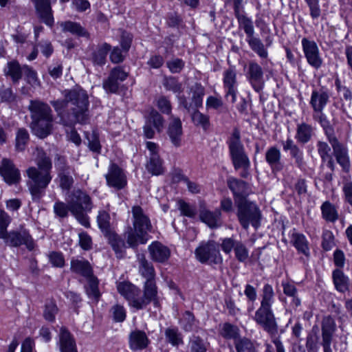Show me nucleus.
Listing matches in <instances>:
<instances>
[{
  "label": "nucleus",
  "instance_id": "1",
  "mask_svg": "<svg viewBox=\"0 0 352 352\" xmlns=\"http://www.w3.org/2000/svg\"><path fill=\"white\" fill-rule=\"evenodd\" d=\"M63 99L51 102V104L65 125L86 124L89 119V96L80 87L65 89Z\"/></svg>",
  "mask_w": 352,
  "mask_h": 352
},
{
  "label": "nucleus",
  "instance_id": "2",
  "mask_svg": "<svg viewBox=\"0 0 352 352\" xmlns=\"http://www.w3.org/2000/svg\"><path fill=\"white\" fill-rule=\"evenodd\" d=\"M117 289L128 302L129 306L135 310L145 309L150 303L155 307L160 306L157 287L151 283L143 285V291L130 282L123 281L117 284Z\"/></svg>",
  "mask_w": 352,
  "mask_h": 352
},
{
  "label": "nucleus",
  "instance_id": "3",
  "mask_svg": "<svg viewBox=\"0 0 352 352\" xmlns=\"http://www.w3.org/2000/svg\"><path fill=\"white\" fill-rule=\"evenodd\" d=\"M133 228L129 227L125 232L126 242L131 248H135L140 243L145 244L148 241V232L152 229L148 217L140 206H133L131 210Z\"/></svg>",
  "mask_w": 352,
  "mask_h": 352
},
{
  "label": "nucleus",
  "instance_id": "4",
  "mask_svg": "<svg viewBox=\"0 0 352 352\" xmlns=\"http://www.w3.org/2000/svg\"><path fill=\"white\" fill-rule=\"evenodd\" d=\"M69 211L76 220L85 228L90 227L87 213L92 209L91 197L80 190H74L69 197Z\"/></svg>",
  "mask_w": 352,
  "mask_h": 352
},
{
  "label": "nucleus",
  "instance_id": "5",
  "mask_svg": "<svg viewBox=\"0 0 352 352\" xmlns=\"http://www.w3.org/2000/svg\"><path fill=\"white\" fill-rule=\"evenodd\" d=\"M28 177L26 182L28 190L34 201H38L44 195L45 190L52 181L51 173L30 166L25 170Z\"/></svg>",
  "mask_w": 352,
  "mask_h": 352
},
{
  "label": "nucleus",
  "instance_id": "6",
  "mask_svg": "<svg viewBox=\"0 0 352 352\" xmlns=\"http://www.w3.org/2000/svg\"><path fill=\"white\" fill-rule=\"evenodd\" d=\"M237 217L241 226L245 230L252 225L255 229L261 226L262 214L258 206L247 199L236 200Z\"/></svg>",
  "mask_w": 352,
  "mask_h": 352
},
{
  "label": "nucleus",
  "instance_id": "7",
  "mask_svg": "<svg viewBox=\"0 0 352 352\" xmlns=\"http://www.w3.org/2000/svg\"><path fill=\"white\" fill-rule=\"evenodd\" d=\"M230 155L236 170L250 168V161L241 141V133L238 129H234L228 140Z\"/></svg>",
  "mask_w": 352,
  "mask_h": 352
},
{
  "label": "nucleus",
  "instance_id": "8",
  "mask_svg": "<svg viewBox=\"0 0 352 352\" xmlns=\"http://www.w3.org/2000/svg\"><path fill=\"white\" fill-rule=\"evenodd\" d=\"M236 18L239 28L244 30L247 36L246 41L251 50L260 58H267L268 57L267 50L262 41L254 36V28L252 19L243 14H237Z\"/></svg>",
  "mask_w": 352,
  "mask_h": 352
},
{
  "label": "nucleus",
  "instance_id": "9",
  "mask_svg": "<svg viewBox=\"0 0 352 352\" xmlns=\"http://www.w3.org/2000/svg\"><path fill=\"white\" fill-rule=\"evenodd\" d=\"M253 320L272 337H274L277 334L278 324L272 309V306L260 305L259 307L255 311Z\"/></svg>",
  "mask_w": 352,
  "mask_h": 352
},
{
  "label": "nucleus",
  "instance_id": "10",
  "mask_svg": "<svg viewBox=\"0 0 352 352\" xmlns=\"http://www.w3.org/2000/svg\"><path fill=\"white\" fill-rule=\"evenodd\" d=\"M336 330L337 325L332 316H326L322 318L320 344L322 346L323 352H338L337 342L334 340V334Z\"/></svg>",
  "mask_w": 352,
  "mask_h": 352
},
{
  "label": "nucleus",
  "instance_id": "11",
  "mask_svg": "<svg viewBox=\"0 0 352 352\" xmlns=\"http://www.w3.org/2000/svg\"><path fill=\"white\" fill-rule=\"evenodd\" d=\"M195 254L196 258L201 263H210L217 264L222 261L219 245L214 241L201 243L195 249Z\"/></svg>",
  "mask_w": 352,
  "mask_h": 352
},
{
  "label": "nucleus",
  "instance_id": "12",
  "mask_svg": "<svg viewBox=\"0 0 352 352\" xmlns=\"http://www.w3.org/2000/svg\"><path fill=\"white\" fill-rule=\"evenodd\" d=\"M245 76L252 88L260 92L264 86V72L261 66L254 60L248 63L246 67Z\"/></svg>",
  "mask_w": 352,
  "mask_h": 352
},
{
  "label": "nucleus",
  "instance_id": "13",
  "mask_svg": "<svg viewBox=\"0 0 352 352\" xmlns=\"http://www.w3.org/2000/svg\"><path fill=\"white\" fill-rule=\"evenodd\" d=\"M301 43L308 64L314 69H319L322 64V58L316 43L314 41L303 38Z\"/></svg>",
  "mask_w": 352,
  "mask_h": 352
},
{
  "label": "nucleus",
  "instance_id": "14",
  "mask_svg": "<svg viewBox=\"0 0 352 352\" xmlns=\"http://www.w3.org/2000/svg\"><path fill=\"white\" fill-rule=\"evenodd\" d=\"M0 175L8 185H16L21 180V172L14 162L8 158H3L0 164Z\"/></svg>",
  "mask_w": 352,
  "mask_h": 352
},
{
  "label": "nucleus",
  "instance_id": "15",
  "mask_svg": "<svg viewBox=\"0 0 352 352\" xmlns=\"http://www.w3.org/2000/svg\"><path fill=\"white\" fill-rule=\"evenodd\" d=\"M107 184L116 190L124 188L127 184L126 176L124 170L115 163H111L105 175Z\"/></svg>",
  "mask_w": 352,
  "mask_h": 352
},
{
  "label": "nucleus",
  "instance_id": "16",
  "mask_svg": "<svg viewBox=\"0 0 352 352\" xmlns=\"http://www.w3.org/2000/svg\"><path fill=\"white\" fill-rule=\"evenodd\" d=\"M237 72L235 66H230L223 73V88L226 91V97H231L232 103H234L237 94Z\"/></svg>",
  "mask_w": 352,
  "mask_h": 352
},
{
  "label": "nucleus",
  "instance_id": "17",
  "mask_svg": "<svg viewBox=\"0 0 352 352\" xmlns=\"http://www.w3.org/2000/svg\"><path fill=\"white\" fill-rule=\"evenodd\" d=\"M4 241L6 244L11 247H19L25 245L29 250H32L34 248V241L26 230L8 232L4 238Z\"/></svg>",
  "mask_w": 352,
  "mask_h": 352
},
{
  "label": "nucleus",
  "instance_id": "18",
  "mask_svg": "<svg viewBox=\"0 0 352 352\" xmlns=\"http://www.w3.org/2000/svg\"><path fill=\"white\" fill-rule=\"evenodd\" d=\"M333 151L337 162L342 167L343 170L348 171L350 167L349 157L346 147L339 142L334 134L327 137Z\"/></svg>",
  "mask_w": 352,
  "mask_h": 352
},
{
  "label": "nucleus",
  "instance_id": "19",
  "mask_svg": "<svg viewBox=\"0 0 352 352\" xmlns=\"http://www.w3.org/2000/svg\"><path fill=\"white\" fill-rule=\"evenodd\" d=\"M331 92L327 87H320L313 89L309 104L312 110L324 109L330 101Z\"/></svg>",
  "mask_w": 352,
  "mask_h": 352
},
{
  "label": "nucleus",
  "instance_id": "20",
  "mask_svg": "<svg viewBox=\"0 0 352 352\" xmlns=\"http://www.w3.org/2000/svg\"><path fill=\"white\" fill-rule=\"evenodd\" d=\"M53 121V116L32 120L31 129L32 133L39 138H46L52 131Z\"/></svg>",
  "mask_w": 352,
  "mask_h": 352
},
{
  "label": "nucleus",
  "instance_id": "21",
  "mask_svg": "<svg viewBox=\"0 0 352 352\" xmlns=\"http://www.w3.org/2000/svg\"><path fill=\"white\" fill-rule=\"evenodd\" d=\"M28 109L32 120L53 116L50 107L40 100H32L30 102Z\"/></svg>",
  "mask_w": 352,
  "mask_h": 352
},
{
  "label": "nucleus",
  "instance_id": "22",
  "mask_svg": "<svg viewBox=\"0 0 352 352\" xmlns=\"http://www.w3.org/2000/svg\"><path fill=\"white\" fill-rule=\"evenodd\" d=\"M227 184L233 193L235 204L236 200L246 199L248 196L249 187L245 182L230 177L227 180Z\"/></svg>",
  "mask_w": 352,
  "mask_h": 352
},
{
  "label": "nucleus",
  "instance_id": "23",
  "mask_svg": "<svg viewBox=\"0 0 352 352\" xmlns=\"http://www.w3.org/2000/svg\"><path fill=\"white\" fill-rule=\"evenodd\" d=\"M191 102L188 103L184 98L182 102L184 107L190 112L192 109H197L203 104V98L205 95V88L200 83H195L191 88Z\"/></svg>",
  "mask_w": 352,
  "mask_h": 352
},
{
  "label": "nucleus",
  "instance_id": "24",
  "mask_svg": "<svg viewBox=\"0 0 352 352\" xmlns=\"http://www.w3.org/2000/svg\"><path fill=\"white\" fill-rule=\"evenodd\" d=\"M167 134L174 146L177 148L181 146L183 131L182 122L179 118L171 116Z\"/></svg>",
  "mask_w": 352,
  "mask_h": 352
},
{
  "label": "nucleus",
  "instance_id": "25",
  "mask_svg": "<svg viewBox=\"0 0 352 352\" xmlns=\"http://www.w3.org/2000/svg\"><path fill=\"white\" fill-rule=\"evenodd\" d=\"M281 156V152L276 146H270L267 149L265 159L272 173H276L283 170L284 166Z\"/></svg>",
  "mask_w": 352,
  "mask_h": 352
},
{
  "label": "nucleus",
  "instance_id": "26",
  "mask_svg": "<svg viewBox=\"0 0 352 352\" xmlns=\"http://www.w3.org/2000/svg\"><path fill=\"white\" fill-rule=\"evenodd\" d=\"M150 343L146 333L141 330H135L129 336V345L133 351H142L146 349Z\"/></svg>",
  "mask_w": 352,
  "mask_h": 352
},
{
  "label": "nucleus",
  "instance_id": "27",
  "mask_svg": "<svg viewBox=\"0 0 352 352\" xmlns=\"http://www.w3.org/2000/svg\"><path fill=\"white\" fill-rule=\"evenodd\" d=\"M139 263V272L141 276L146 279L143 285L151 283L157 286L155 282V272L153 265L149 263L144 255H138Z\"/></svg>",
  "mask_w": 352,
  "mask_h": 352
},
{
  "label": "nucleus",
  "instance_id": "28",
  "mask_svg": "<svg viewBox=\"0 0 352 352\" xmlns=\"http://www.w3.org/2000/svg\"><path fill=\"white\" fill-rule=\"evenodd\" d=\"M199 219L210 228H217L221 226V212L217 209L210 211L205 208H201L199 211Z\"/></svg>",
  "mask_w": 352,
  "mask_h": 352
},
{
  "label": "nucleus",
  "instance_id": "29",
  "mask_svg": "<svg viewBox=\"0 0 352 352\" xmlns=\"http://www.w3.org/2000/svg\"><path fill=\"white\" fill-rule=\"evenodd\" d=\"M58 170L60 186L64 190H69L74 184L71 168L65 163L63 158H58V163L56 164Z\"/></svg>",
  "mask_w": 352,
  "mask_h": 352
},
{
  "label": "nucleus",
  "instance_id": "30",
  "mask_svg": "<svg viewBox=\"0 0 352 352\" xmlns=\"http://www.w3.org/2000/svg\"><path fill=\"white\" fill-rule=\"evenodd\" d=\"M42 21L48 26L54 24V17L49 0H32Z\"/></svg>",
  "mask_w": 352,
  "mask_h": 352
},
{
  "label": "nucleus",
  "instance_id": "31",
  "mask_svg": "<svg viewBox=\"0 0 352 352\" xmlns=\"http://www.w3.org/2000/svg\"><path fill=\"white\" fill-rule=\"evenodd\" d=\"M151 258L157 262L163 263L170 256L169 249L158 241L153 242L148 246Z\"/></svg>",
  "mask_w": 352,
  "mask_h": 352
},
{
  "label": "nucleus",
  "instance_id": "32",
  "mask_svg": "<svg viewBox=\"0 0 352 352\" xmlns=\"http://www.w3.org/2000/svg\"><path fill=\"white\" fill-rule=\"evenodd\" d=\"M58 344L60 352H77L74 339L65 327L60 329Z\"/></svg>",
  "mask_w": 352,
  "mask_h": 352
},
{
  "label": "nucleus",
  "instance_id": "33",
  "mask_svg": "<svg viewBox=\"0 0 352 352\" xmlns=\"http://www.w3.org/2000/svg\"><path fill=\"white\" fill-rule=\"evenodd\" d=\"M181 328L186 332H199V321L197 320L194 314L190 311H186L179 320Z\"/></svg>",
  "mask_w": 352,
  "mask_h": 352
},
{
  "label": "nucleus",
  "instance_id": "34",
  "mask_svg": "<svg viewBox=\"0 0 352 352\" xmlns=\"http://www.w3.org/2000/svg\"><path fill=\"white\" fill-rule=\"evenodd\" d=\"M70 270L72 272L80 274L85 278H90L93 275V270L90 263L84 259L72 258Z\"/></svg>",
  "mask_w": 352,
  "mask_h": 352
},
{
  "label": "nucleus",
  "instance_id": "35",
  "mask_svg": "<svg viewBox=\"0 0 352 352\" xmlns=\"http://www.w3.org/2000/svg\"><path fill=\"white\" fill-rule=\"evenodd\" d=\"M115 252L118 258H122L124 254L126 245L123 239L114 231L104 235Z\"/></svg>",
  "mask_w": 352,
  "mask_h": 352
},
{
  "label": "nucleus",
  "instance_id": "36",
  "mask_svg": "<svg viewBox=\"0 0 352 352\" xmlns=\"http://www.w3.org/2000/svg\"><path fill=\"white\" fill-rule=\"evenodd\" d=\"M332 279L337 291L344 293L349 289V279L340 269H336L332 272Z\"/></svg>",
  "mask_w": 352,
  "mask_h": 352
},
{
  "label": "nucleus",
  "instance_id": "37",
  "mask_svg": "<svg viewBox=\"0 0 352 352\" xmlns=\"http://www.w3.org/2000/svg\"><path fill=\"white\" fill-rule=\"evenodd\" d=\"M322 217L327 222L335 223L340 215L337 207L329 201H325L320 206Z\"/></svg>",
  "mask_w": 352,
  "mask_h": 352
},
{
  "label": "nucleus",
  "instance_id": "38",
  "mask_svg": "<svg viewBox=\"0 0 352 352\" xmlns=\"http://www.w3.org/2000/svg\"><path fill=\"white\" fill-rule=\"evenodd\" d=\"M23 72V66L21 67L16 60L8 62L4 69L5 75L10 77L13 83L19 82L22 78Z\"/></svg>",
  "mask_w": 352,
  "mask_h": 352
},
{
  "label": "nucleus",
  "instance_id": "39",
  "mask_svg": "<svg viewBox=\"0 0 352 352\" xmlns=\"http://www.w3.org/2000/svg\"><path fill=\"white\" fill-rule=\"evenodd\" d=\"M314 133L311 125L307 123H300L297 125L295 138L298 142L306 144L311 140Z\"/></svg>",
  "mask_w": 352,
  "mask_h": 352
},
{
  "label": "nucleus",
  "instance_id": "40",
  "mask_svg": "<svg viewBox=\"0 0 352 352\" xmlns=\"http://www.w3.org/2000/svg\"><path fill=\"white\" fill-rule=\"evenodd\" d=\"M312 118L314 121L320 124L327 137L330 135L334 134L333 129L331 126L327 116L324 113V109L313 110Z\"/></svg>",
  "mask_w": 352,
  "mask_h": 352
},
{
  "label": "nucleus",
  "instance_id": "41",
  "mask_svg": "<svg viewBox=\"0 0 352 352\" xmlns=\"http://www.w3.org/2000/svg\"><path fill=\"white\" fill-rule=\"evenodd\" d=\"M60 27L63 32H68L77 36L88 38L89 36L88 32L80 23L76 22L65 21L60 23Z\"/></svg>",
  "mask_w": 352,
  "mask_h": 352
},
{
  "label": "nucleus",
  "instance_id": "42",
  "mask_svg": "<svg viewBox=\"0 0 352 352\" xmlns=\"http://www.w3.org/2000/svg\"><path fill=\"white\" fill-rule=\"evenodd\" d=\"M292 243L299 253L306 256L309 255V242L303 234L294 232L292 235Z\"/></svg>",
  "mask_w": 352,
  "mask_h": 352
},
{
  "label": "nucleus",
  "instance_id": "43",
  "mask_svg": "<svg viewBox=\"0 0 352 352\" xmlns=\"http://www.w3.org/2000/svg\"><path fill=\"white\" fill-rule=\"evenodd\" d=\"M220 335L226 340H233L234 342L241 338L239 327L229 322L223 324L220 330Z\"/></svg>",
  "mask_w": 352,
  "mask_h": 352
},
{
  "label": "nucleus",
  "instance_id": "44",
  "mask_svg": "<svg viewBox=\"0 0 352 352\" xmlns=\"http://www.w3.org/2000/svg\"><path fill=\"white\" fill-rule=\"evenodd\" d=\"M281 285L284 294L292 298L290 302L291 306L294 308H296L300 305L301 301L298 297V290L295 285L289 282H282Z\"/></svg>",
  "mask_w": 352,
  "mask_h": 352
},
{
  "label": "nucleus",
  "instance_id": "45",
  "mask_svg": "<svg viewBox=\"0 0 352 352\" xmlns=\"http://www.w3.org/2000/svg\"><path fill=\"white\" fill-rule=\"evenodd\" d=\"M210 343L198 336L192 335L189 340L190 352H207Z\"/></svg>",
  "mask_w": 352,
  "mask_h": 352
},
{
  "label": "nucleus",
  "instance_id": "46",
  "mask_svg": "<svg viewBox=\"0 0 352 352\" xmlns=\"http://www.w3.org/2000/svg\"><path fill=\"white\" fill-rule=\"evenodd\" d=\"M87 285L85 287L86 293L89 298L98 302L100 296V293L98 289V280L94 275L90 278H87Z\"/></svg>",
  "mask_w": 352,
  "mask_h": 352
},
{
  "label": "nucleus",
  "instance_id": "47",
  "mask_svg": "<svg viewBox=\"0 0 352 352\" xmlns=\"http://www.w3.org/2000/svg\"><path fill=\"white\" fill-rule=\"evenodd\" d=\"M111 50L110 45L103 43L94 52L92 55V61L95 65H103L106 61V56Z\"/></svg>",
  "mask_w": 352,
  "mask_h": 352
},
{
  "label": "nucleus",
  "instance_id": "48",
  "mask_svg": "<svg viewBox=\"0 0 352 352\" xmlns=\"http://www.w3.org/2000/svg\"><path fill=\"white\" fill-rule=\"evenodd\" d=\"M164 334L167 342L173 346H177L183 344L182 335L177 327L166 329Z\"/></svg>",
  "mask_w": 352,
  "mask_h": 352
},
{
  "label": "nucleus",
  "instance_id": "49",
  "mask_svg": "<svg viewBox=\"0 0 352 352\" xmlns=\"http://www.w3.org/2000/svg\"><path fill=\"white\" fill-rule=\"evenodd\" d=\"M146 170L154 175H159L163 173L162 162L159 155L154 154L150 156L149 160L146 165Z\"/></svg>",
  "mask_w": 352,
  "mask_h": 352
},
{
  "label": "nucleus",
  "instance_id": "50",
  "mask_svg": "<svg viewBox=\"0 0 352 352\" xmlns=\"http://www.w3.org/2000/svg\"><path fill=\"white\" fill-rule=\"evenodd\" d=\"M97 222L99 228L104 235L113 231L111 228L110 215L107 212L104 210L99 211L97 217Z\"/></svg>",
  "mask_w": 352,
  "mask_h": 352
},
{
  "label": "nucleus",
  "instance_id": "51",
  "mask_svg": "<svg viewBox=\"0 0 352 352\" xmlns=\"http://www.w3.org/2000/svg\"><path fill=\"white\" fill-rule=\"evenodd\" d=\"M274 297L273 287L269 283L265 284L261 291L260 305L272 306L275 300Z\"/></svg>",
  "mask_w": 352,
  "mask_h": 352
},
{
  "label": "nucleus",
  "instance_id": "52",
  "mask_svg": "<svg viewBox=\"0 0 352 352\" xmlns=\"http://www.w3.org/2000/svg\"><path fill=\"white\" fill-rule=\"evenodd\" d=\"M36 164L38 169L47 170V172L51 173L52 168V161L42 150H38Z\"/></svg>",
  "mask_w": 352,
  "mask_h": 352
},
{
  "label": "nucleus",
  "instance_id": "53",
  "mask_svg": "<svg viewBox=\"0 0 352 352\" xmlns=\"http://www.w3.org/2000/svg\"><path fill=\"white\" fill-rule=\"evenodd\" d=\"M29 140V134L26 129H19L16 133L15 140L16 151L21 152L25 149Z\"/></svg>",
  "mask_w": 352,
  "mask_h": 352
},
{
  "label": "nucleus",
  "instance_id": "54",
  "mask_svg": "<svg viewBox=\"0 0 352 352\" xmlns=\"http://www.w3.org/2000/svg\"><path fill=\"white\" fill-rule=\"evenodd\" d=\"M146 122L153 126L159 133L164 128V118L156 110H152L150 112Z\"/></svg>",
  "mask_w": 352,
  "mask_h": 352
},
{
  "label": "nucleus",
  "instance_id": "55",
  "mask_svg": "<svg viewBox=\"0 0 352 352\" xmlns=\"http://www.w3.org/2000/svg\"><path fill=\"white\" fill-rule=\"evenodd\" d=\"M191 111H193L191 117L194 124L201 126L204 130L208 129L210 126L208 116L201 113L197 109Z\"/></svg>",
  "mask_w": 352,
  "mask_h": 352
},
{
  "label": "nucleus",
  "instance_id": "56",
  "mask_svg": "<svg viewBox=\"0 0 352 352\" xmlns=\"http://www.w3.org/2000/svg\"><path fill=\"white\" fill-rule=\"evenodd\" d=\"M163 85L166 90L171 91L175 94H180L183 91L182 84L173 76L164 78Z\"/></svg>",
  "mask_w": 352,
  "mask_h": 352
},
{
  "label": "nucleus",
  "instance_id": "57",
  "mask_svg": "<svg viewBox=\"0 0 352 352\" xmlns=\"http://www.w3.org/2000/svg\"><path fill=\"white\" fill-rule=\"evenodd\" d=\"M23 74L26 82L32 87H39L40 81L37 77L36 72L28 65H23Z\"/></svg>",
  "mask_w": 352,
  "mask_h": 352
},
{
  "label": "nucleus",
  "instance_id": "58",
  "mask_svg": "<svg viewBox=\"0 0 352 352\" xmlns=\"http://www.w3.org/2000/svg\"><path fill=\"white\" fill-rule=\"evenodd\" d=\"M237 352H256L252 341L247 338H241L234 342Z\"/></svg>",
  "mask_w": 352,
  "mask_h": 352
},
{
  "label": "nucleus",
  "instance_id": "59",
  "mask_svg": "<svg viewBox=\"0 0 352 352\" xmlns=\"http://www.w3.org/2000/svg\"><path fill=\"white\" fill-rule=\"evenodd\" d=\"M11 222V217L3 210H0V239H4L8 234L7 228Z\"/></svg>",
  "mask_w": 352,
  "mask_h": 352
},
{
  "label": "nucleus",
  "instance_id": "60",
  "mask_svg": "<svg viewBox=\"0 0 352 352\" xmlns=\"http://www.w3.org/2000/svg\"><path fill=\"white\" fill-rule=\"evenodd\" d=\"M178 206L181 214L184 216L193 218L197 214L196 208L182 200L178 201Z\"/></svg>",
  "mask_w": 352,
  "mask_h": 352
},
{
  "label": "nucleus",
  "instance_id": "61",
  "mask_svg": "<svg viewBox=\"0 0 352 352\" xmlns=\"http://www.w3.org/2000/svg\"><path fill=\"white\" fill-rule=\"evenodd\" d=\"M309 9V14L313 19H318L321 14L319 0H304Z\"/></svg>",
  "mask_w": 352,
  "mask_h": 352
},
{
  "label": "nucleus",
  "instance_id": "62",
  "mask_svg": "<svg viewBox=\"0 0 352 352\" xmlns=\"http://www.w3.org/2000/svg\"><path fill=\"white\" fill-rule=\"evenodd\" d=\"M113 320L117 322H123L126 318V310L124 307L120 305H115L111 309Z\"/></svg>",
  "mask_w": 352,
  "mask_h": 352
},
{
  "label": "nucleus",
  "instance_id": "63",
  "mask_svg": "<svg viewBox=\"0 0 352 352\" xmlns=\"http://www.w3.org/2000/svg\"><path fill=\"white\" fill-rule=\"evenodd\" d=\"M156 105L162 113L165 114H170L171 113V104L167 97L164 96H160L156 100Z\"/></svg>",
  "mask_w": 352,
  "mask_h": 352
},
{
  "label": "nucleus",
  "instance_id": "64",
  "mask_svg": "<svg viewBox=\"0 0 352 352\" xmlns=\"http://www.w3.org/2000/svg\"><path fill=\"white\" fill-rule=\"evenodd\" d=\"M234 250L235 256L239 261L245 262L248 259L249 255L248 250L241 241H237Z\"/></svg>",
  "mask_w": 352,
  "mask_h": 352
}]
</instances>
